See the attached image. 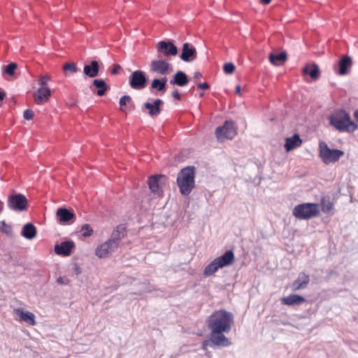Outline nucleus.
Segmentation results:
<instances>
[{
    "instance_id": "nucleus-41",
    "label": "nucleus",
    "mask_w": 358,
    "mask_h": 358,
    "mask_svg": "<svg viewBox=\"0 0 358 358\" xmlns=\"http://www.w3.org/2000/svg\"><path fill=\"white\" fill-rule=\"evenodd\" d=\"M131 97L128 95L122 96L120 99V106H123L127 105V103H129L131 101Z\"/></svg>"
},
{
    "instance_id": "nucleus-48",
    "label": "nucleus",
    "mask_w": 358,
    "mask_h": 358,
    "mask_svg": "<svg viewBox=\"0 0 358 358\" xmlns=\"http://www.w3.org/2000/svg\"><path fill=\"white\" fill-rule=\"evenodd\" d=\"M6 97V93L4 91H0V107L1 106V103Z\"/></svg>"
},
{
    "instance_id": "nucleus-35",
    "label": "nucleus",
    "mask_w": 358,
    "mask_h": 358,
    "mask_svg": "<svg viewBox=\"0 0 358 358\" xmlns=\"http://www.w3.org/2000/svg\"><path fill=\"white\" fill-rule=\"evenodd\" d=\"M92 83L98 90H107L108 88L106 82L102 79H95Z\"/></svg>"
},
{
    "instance_id": "nucleus-2",
    "label": "nucleus",
    "mask_w": 358,
    "mask_h": 358,
    "mask_svg": "<svg viewBox=\"0 0 358 358\" xmlns=\"http://www.w3.org/2000/svg\"><path fill=\"white\" fill-rule=\"evenodd\" d=\"M329 124L336 130L348 133L354 132L358 127L357 124L352 121L346 110L337 109L329 115Z\"/></svg>"
},
{
    "instance_id": "nucleus-20",
    "label": "nucleus",
    "mask_w": 358,
    "mask_h": 358,
    "mask_svg": "<svg viewBox=\"0 0 358 358\" xmlns=\"http://www.w3.org/2000/svg\"><path fill=\"white\" fill-rule=\"evenodd\" d=\"M310 282V277L304 272L299 273L297 278L292 282V288L293 291H297L304 289Z\"/></svg>"
},
{
    "instance_id": "nucleus-26",
    "label": "nucleus",
    "mask_w": 358,
    "mask_h": 358,
    "mask_svg": "<svg viewBox=\"0 0 358 358\" xmlns=\"http://www.w3.org/2000/svg\"><path fill=\"white\" fill-rule=\"evenodd\" d=\"M303 75L304 76H309L311 79H317L320 76L319 66L315 64H307L303 69Z\"/></svg>"
},
{
    "instance_id": "nucleus-33",
    "label": "nucleus",
    "mask_w": 358,
    "mask_h": 358,
    "mask_svg": "<svg viewBox=\"0 0 358 358\" xmlns=\"http://www.w3.org/2000/svg\"><path fill=\"white\" fill-rule=\"evenodd\" d=\"M17 67V65L15 62H10L8 65L3 67L2 72L3 74H6L10 76H13L15 75V71Z\"/></svg>"
},
{
    "instance_id": "nucleus-25",
    "label": "nucleus",
    "mask_w": 358,
    "mask_h": 358,
    "mask_svg": "<svg viewBox=\"0 0 358 358\" xmlns=\"http://www.w3.org/2000/svg\"><path fill=\"white\" fill-rule=\"evenodd\" d=\"M37 230L32 223H27L24 224L21 231V235L28 240L34 238L36 236Z\"/></svg>"
},
{
    "instance_id": "nucleus-42",
    "label": "nucleus",
    "mask_w": 358,
    "mask_h": 358,
    "mask_svg": "<svg viewBox=\"0 0 358 358\" xmlns=\"http://www.w3.org/2000/svg\"><path fill=\"white\" fill-rule=\"evenodd\" d=\"M57 282L60 285H68L69 282V280L68 278H64L59 276L57 279Z\"/></svg>"
},
{
    "instance_id": "nucleus-37",
    "label": "nucleus",
    "mask_w": 358,
    "mask_h": 358,
    "mask_svg": "<svg viewBox=\"0 0 358 358\" xmlns=\"http://www.w3.org/2000/svg\"><path fill=\"white\" fill-rule=\"evenodd\" d=\"M99 64L96 61H91V78H94L99 73Z\"/></svg>"
},
{
    "instance_id": "nucleus-32",
    "label": "nucleus",
    "mask_w": 358,
    "mask_h": 358,
    "mask_svg": "<svg viewBox=\"0 0 358 358\" xmlns=\"http://www.w3.org/2000/svg\"><path fill=\"white\" fill-rule=\"evenodd\" d=\"M321 208L322 211L324 213L329 214L334 208V204L331 201L330 199L322 197L321 199Z\"/></svg>"
},
{
    "instance_id": "nucleus-43",
    "label": "nucleus",
    "mask_w": 358,
    "mask_h": 358,
    "mask_svg": "<svg viewBox=\"0 0 358 358\" xmlns=\"http://www.w3.org/2000/svg\"><path fill=\"white\" fill-rule=\"evenodd\" d=\"M209 87L208 83L206 82L198 84V88L199 90H208Z\"/></svg>"
},
{
    "instance_id": "nucleus-12",
    "label": "nucleus",
    "mask_w": 358,
    "mask_h": 358,
    "mask_svg": "<svg viewBox=\"0 0 358 358\" xmlns=\"http://www.w3.org/2000/svg\"><path fill=\"white\" fill-rule=\"evenodd\" d=\"M197 52L195 47L189 43H185L182 45V48L180 58L185 62H192L196 59Z\"/></svg>"
},
{
    "instance_id": "nucleus-47",
    "label": "nucleus",
    "mask_w": 358,
    "mask_h": 358,
    "mask_svg": "<svg viewBox=\"0 0 358 358\" xmlns=\"http://www.w3.org/2000/svg\"><path fill=\"white\" fill-rule=\"evenodd\" d=\"M172 96L175 99H180V94H179L178 91H173Z\"/></svg>"
},
{
    "instance_id": "nucleus-29",
    "label": "nucleus",
    "mask_w": 358,
    "mask_h": 358,
    "mask_svg": "<svg viewBox=\"0 0 358 358\" xmlns=\"http://www.w3.org/2000/svg\"><path fill=\"white\" fill-rule=\"evenodd\" d=\"M62 70L66 77H71L74 73L80 71V70L76 66L73 62H66L64 64Z\"/></svg>"
},
{
    "instance_id": "nucleus-46",
    "label": "nucleus",
    "mask_w": 358,
    "mask_h": 358,
    "mask_svg": "<svg viewBox=\"0 0 358 358\" xmlns=\"http://www.w3.org/2000/svg\"><path fill=\"white\" fill-rule=\"evenodd\" d=\"M121 67L120 65L118 64H116L114 66V67L113 68V69L111 70V73L112 74H117L118 73V71L120 70Z\"/></svg>"
},
{
    "instance_id": "nucleus-31",
    "label": "nucleus",
    "mask_w": 358,
    "mask_h": 358,
    "mask_svg": "<svg viewBox=\"0 0 358 358\" xmlns=\"http://www.w3.org/2000/svg\"><path fill=\"white\" fill-rule=\"evenodd\" d=\"M167 80L166 77L161 79L155 78L152 80L150 87L153 90H165Z\"/></svg>"
},
{
    "instance_id": "nucleus-57",
    "label": "nucleus",
    "mask_w": 358,
    "mask_h": 358,
    "mask_svg": "<svg viewBox=\"0 0 358 358\" xmlns=\"http://www.w3.org/2000/svg\"><path fill=\"white\" fill-rule=\"evenodd\" d=\"M90 232H91V236H92V234H93V230H92V228H91Z\"/></svg>"
},
{
    "instance_id": "nucleus-10",
    "label": "nucleus",
    "mask_w": 358,
    "mask_h": 358,
    "mask_svg": "<svg viewBox=\"0 0 358 358\" xmlns=\"http://www.w3.org/2000/svg\"><path fill=\"white\" fill-rule=\"evenodd\" d=\"M148 78L146 73L141 70H136L131 73L129 77V83L131 88L143 90L147 87Z\"/></svg>"
},
{
    "instance_id": "nucleus-15",
    "label": "nucleus",
    "mask_w": 358,
    "mask_h": 358,
    "mask_svg": "<svg viewBox=\"0 0 358 358\" xmlns=\"http://www.w3.org/2000/svg\"><path fill=\"white\" fill-rule=\"evenodd\" d=\"M117 248L116 245L108 239L97 247L96 249V255L100 258H104L115 252Z\"/></svg>"
},
{
    "instance_id": "nucleus-50",
    "label": "nucleus",
    "mask_w": 358,
    "mask_h": 358,
    "mask_svg": "<svg viewBox=\"0 0 358 358\" xmlns=\"http://www.w3.org/2000/svg\"><path fill=\"white\" fill-rule=\"evenodd\" d=\"M259 1L264 5H268L271 3V0H259Z\"/></svg>"
},
{
    "instance_id": "nucleus-6",
    "label": "nucleus",
    "mask_w": 358,
    "mask_h": 358,
    "mask_svg": "<svg viewBox=\"0 0 358 358\" xmlns=\"http://www.w3.org/2000/svg\"><path fill=\"white\" fill-rule=\"evenodd\" d=\"M344 154L345 152L341 150L329 148L324 141L319 143V157L325 164L338 162Z\"/></svg>"
},
{
    "instance_id": "nucleus-28",
    "label": "nucleus",
    "mask_w": 358,
    "mask_h": 358,
    "mask_svg": "<svg viewBox=\"0 0 358 358\" xmlns=\"http://www.w3.org/2000/svg\"><path fill=\"white\" fill-rule=\"evenodd\" d=\"M170 83L179 87H185L188 83V77L183 71H179L174 75Z\"/></svg>"
},
{
    "instance_id": "nucleus-13",
    "label": "nucleus",
    "mask_w": 358,
    "mask_h": 358,
    "mask_svg": "<svg viewBox=\"0 0 358 358\" xmlns=\"http://www.w3.org/2000/svg\"><path fill=\"white\" fill-rule=\"evenodd\" d=\"M352 65V62L351 58L348 55H345L343 56L338 64L334 66V69L337 74L344 76L349 73Z\"/></svg>"
},
{
    "instance_id": "nucleus-24",
    "label": "nucleus",
    "mask_w": 358,
    "mask_h": 358,
    "mask_svg": "<svg viewBox=\"0 0 358 358\" xmlns=\"http://www.w3.org/2000/svg\"><path fill=\"white\" fill-rule=\"evenodd\" d=\"M302 143V140L298 134H294L291 137L285 139V148L287 152H289L294 148L299 147Z\"/></svg>"
},
{
    "instance_id": "nucleus-7",
    "label": "nucleus",
    "mask_w": 358,
    "mask_h": 358,
    "mask_svg": "<svg viewBox=\"0 0 358 358\" xmlns=\"http://www.w3.org/2000/svg\"><path fill=\"white\" fill-rule=\"evenodd\" d=\"M7 206L13 211L22 212L27 209L28 200L22 194H12L8 197Z\"/></svg>"
},
{
    "instance_id": "nucleus-1",
    "label": "nucleus",
    "mask_w": 358,
    "mask_h": 358,
    "mask_svg": "<svg viewBox=\"0 0 358 358\" xmlns=\"http://www.w3.org/2000/svg\"><path fill=\"white\" fill-rule=\"evenodd\" d=\"M233 323V314L224 309L214 311L206 320V325L210 333L217 336L229 346L232 343L224 334L231 331Z\"/></svg>"
},
{
    "instance_id": "nucleus-56",
    "label": "nucleus",
    "mask_w": 358,
    "mask_h": 358,
    "mask_svg": "<svg viewBox=\"0 0 358 358\" xmlns=\"http://www.w3.org/2000/svg\"><path fill=\"white\" fill-rule=\"evenodd\" d=\"M199 95H200V96H203L204 95V93H203V92H201V93H200V94H199Z\"/></svg>"
},
{
    "instance_id": "nucleus-49",
    "label": "nucleus",
    "mask_w": 358,
    "mask_h": 358,
    "mask_svg": "<svg viewBox=\"0 0 358 358\" xmlns=\"http://www.w3.org/2000/svg\"><path fill=\"white\" fill-rule=\"evenodd\" d=\"M107 91H96V94L99 96H103L106 94Z\"/></svg>"
},
{
    "instance_id": "nucleus-27",
    "label": "nucleus",
    "mask_w": 358,
    "mask_h": 358,
    "mask_svg": "<svg viewBox=\"0 0 358 358\" xmlns=\"http://www.w3.org/2000/svg\"><path fill=\"white\" fill-rule=\"evenodd\" d=\"M52 91H34L33 96L37 105H43L46 103L51 96Z\"/></svg>"
},
{
    "instance_id": "nucleus-21",
    "label": "nucleus",
    "mask_w": 358,
    "mask_h": 358,
    "mask_svg": "<svg viewBox=\"0 0 358 358\" xmlns=\"http://www.w3.org/2000/svg\"><path fill=\"white\" fill-rule=\"evenodd\" d=\"M56 215L58 221L61 223H69L76 217L73 212L66 208H58L56 212Z\"/></svg>"
},
{
    "instance_id": "nucleus-45",
    "label": "nucleus",
    "mask_w": 358,
    "mask_h": 358,
    "mask_svg": "<svg viewBox=\"0 0 358 358\" xmlns=\"http://www.w3.org/2000/svg\"><path fill=\"white\" fill-rule=\"evenodd\" d=\"M83 71L86 77L90 76V64L85 65Z\"/></svg>"
},
{
    "instance_id": "nucleus-17",
    "label": "nucleus",
    "mask_w": 358,
    "mask_h": 358,
    "mask_svg": "<svg viewBox=\"0 0 358 358\" xmlns=\"http://www.w3.org/2000/svg\"><path fill=\"white\" fill-rule=\"evenodd\" d=\"M165 178L164 175L162 174H155L154 176H150L148 178V183L149 185V188L151 192L154 194L160 196L163 191L162 187L160 184V179Z\"/></svg>"
},
{
    "instance_id": "nucleus-3",
    "label": "nucleus",
    "mask_w": 358,
    "mask_h": 358,
    "mask_svg": "<svg viewBox=\"0 0 358 358\" xmlns=\"http://www.w3.org/2000/svg\"><path fill=\"white\" fill-rule=\"evenodd\" d=\"M195 167L187 166L182 169L177 175L176 182L180 193L183 196L190 194L195 187Z\"/></svg>"
},
{
    "instance_id": "nucleus-8",
    "label": "nucleus",
    "mask_w": 358,
    "mask_h": 358,
    "mask_svg": "<svg viewBox=\"0 0 358 358\" xmlns=\"http://www.w3.org/2000/svg\"><path fill=\"white\" fill-rule=\"evenodd\" d=\"M236 127L233 120H226L222 126L217 127L215 135L219 141L224 139L231 140L236 135Z\"/></svg>"
},
{
    "instance_id": "nucleus-23",
    "label": "nucleus",
    "mask_w": 358,
    "mask_h": 358,
    "mask_svg": "<svg viewBox=\"0 0 358 358\" xmlns=\"http://www.w3.org/2000/svg\"><path fill=\"white\" fill-rule=\"evenodd\" d=\"M282 303L289 306H299L306 301L305 297L299 294H289L281 299Z\"/></svg>"
},
{
    "instance_id": "nucleus-54",
    "label": "nucleus",
    "mask_w": 358,
    "mask_h": 358,
    "mask_svg": "<svg viewBox=\"0 0 358 358\" xmlns=\"http://www.w3.org/2000/svg\"><path fill=\"white\" fill-rule=\"evenodd\" d=\"M234 90H242V87L240 85H236Z\"/></svg>"
},
{
    "instance_id": "nucleus-38",
    "label": "nucleus",
    "mask_w": 358,
    "mask_h": 358,
    "mask_svg": "<svg viewBox=\"0 0 358 358\" xmlns=\"http://www.w3.org/2000/svg\"><path fill=\"white\" fill-rule=\"evenodd\" d=\"M224 71L227 74L232 73L235 70V66L232 63H227L224 65Z\"/></svg>"
},
{
    "instance_id": "nucleus-19",
    "label": "nucleus",
    "mask_w": 358,
    "mask_h": 358,
    "mask_svg": "<svg viewBox=\"0 0 358 358\" xmlns=\"http://www.w3.org/2000/svg\"><path fill=\"white\" fill-rule=\"evenodd\" d=\"M169 66L170 64L165 60H155L151 62L150 70L158 74L165 75L169 70Z\"/></svg>"
},
{
    "instance_id": "nucleus-52",
    "label": "nucleus",
    "mask_w": 358,
    "mask_h": 358,
    "mask_svg": "<svg viewBox=\"0 0 358 358\" xmlns=\"http://www.w3.org/2000/svg\"><path fill=\"white\" fill-rule=\"evenodd\" d=\"M3 207H4V203L3 201H1L0 200V213H1V211L3 210Z\"/></svg>"
},
{
    "instance_id": "nucleus-9",
    "label": "nucleus",
    "mask_w": 358,
    "mask_h": 358,
    "mask_svg": "<svg viewBox=\"0 0 358 358\" xmlns=\"http://www.w3.org/2000/svg\"><path fill=\"white\" fill-rule=\"evenodd\" d=\"M164 101L160 99H148L141 106V111L152 117H157L162 112Z\"/></svg>"
},
{
    "instance_id": "nucleus-22",
    "label": "nucleus",
    "mask_w": 358,
    "mask_h": 358,
    "mask_svg": "<svg viewBox=\"0 0 358 358\" xmlns=\"http://www.w3.org/2000/svg\"><path fill=\"white\" fill-rule=\"evenodd\" d=\"M15 313L20 317L19 320L24 322L29 325H35V315L29 311H24L22 308H16L14 310Z\"/></svg>"
},
{
    "instance_id": "nucleus-30",
    "label": "nucleus",
    "mask_w": 358,
    "mask_h": 358,
    "mask_svg": "<svg viewBox=\"0 0 358 358\" xmlns=\"http://www.w3.org/2000/svg\"><path fill=\"white\" fill-rule=\"evenodd\" d=\"M287 60V53L285 52H281L278 54L271 53L269 55V61L274 65H279L280 63H283Z\"/></svg>"
},
{
    "instance_id": "nucleus-4",
    "label": "nucleus",
    "mask_w": 358,
    "mask_h": 358,
    "mask_svg": "<svg viewBox=\"0 0 358 358\" xmlns=\"http://www.w3.org/2000/svg\"><path fill=\"white\" fill-rule=\"evenodd\" d=\"M235 260L234 252L232 250H227L222 255L214 259L203 270V275H213L219 268L231 265Z\"/></svg>"
},
{
    "instance_id": "nucleus-36",
    "label": "nucleus",
    "mask_w": 358,
    "mask_h": 358,
    "mask_svg": "<svg viewBox=\"0 0 358 358\" xmlns=\"http://www.w3.org/2000/svg\"><path fill=\"white\" fill-rule=\"evenodd\" d=\"M0 231L7 235H9L12 233L11 227L8 225L5 220L0 222Z\"/></svg>"
},
{
    "instance_id": "nucleus-51",
    "label": "nucleus",
    "mask_w": 358,
    "mask_h": 358,
    "mask_svg": "<svg viewBox=\"0 0 358 358\" xmlns=\"http://www.w3.org/2000/svg\"><path fill=\"white\" fill-rule=\"evenodd\" d=\"M201 76V73H199V72H195V73H194V78L195 79H198V78H199Z\"/></svg>"
},
{
    "instance_id": "nucleus-58",
    "label": "nucleus",
    "mask_w": 358,
    "mask_h": 358,
    "mask_svg": "<svg viewBox=\"0 0 358 358\" xmlns=\"http://www.w3.org/2000/svg\"><path fill=\"white\" fill-rule=\"evenodd\" d=\"M73 105H75V103H71L70 104L71 106H73Z\"/></svg>"
},
{
    "instance_id": "nucleus-55",
    "label": "nucleus",
    "mask_w": 358,
    "mask_h": 358,
    "mask_svg": "<svg viewBox=\"0 0 358 358\" xmlns=\"http://www.w3.org/2000/svg\"><path fill=\"white\" fill-rule=\"evenodd\" d=\"M235 92H236V93L237 94H238L239 96H242V95H243L242 92H243V91H235Z\"/></svg>"
},
{
    "instance_id": "nucleus-16",
    "label": "nucleus",
    "mask_w": 358,
    "mask_h": 358,
    "mask_svg": "<svg viewBox=\"0 0 358 358\" xmlns=\"http://www.w3.org/2000/svg\"><path fill=\"white\" fill-rule=\"evenodd\" d=\"M127 236V225L125 224H120L116 227L113 231L109 240L115 243L118 248L120 241Z\"/></svg>"
},
{
    "instance_id": "nucleus-34",
    "label": "nucleus",
    "mask_w": 358,
    "mask_h": 358,
    "mask_svg": "<svg viewBox=\"0 0 358 358\" xmlns=\"http://www.w3.org/2000/svg\"><path fill=\"white\" fill-rule=\"evenodd\" d=\"M49 80L50 77L48 76H41L40 78L38 80V83L40 85V87L38 90H50V88L47 87Z\"/></svg>"
},
{
    "instance_id": "nucleus-39",
    "label": "nucleus",
    "mask_w": 358,
    "mask_h": 358,
    "mask_svg": "<svg viewBox=\"0 0 358 358\" xmlns=\"http://www.w3.org/2000/svg\"><path fill=\"white\" fill-rule=\"evenodd\" d=\"M23 117L26 120H32L33 117H34V112H33V110H31V109H26L24 111Z\"/></svg>"
},
{
    "instance_id": "nucleus-18",
    "label": "nucleus",
    "mask_w": 358,
    "mask_h": 358,
    "mask_svg": "<svg viewBox=\"0 0 358 358\" xmlns=\"http://www.w3.org/2000/svg\"><path fill=\"white\" fill-rule=\"evenodd\" d=\"M202 348L206 350L208 346L211 348H221L229 347L223 341H221L217 336H215L212 334H209L208 339L204 340L202 342Z\"/></svg>"
},
{
    "instance_id": "nucleus-11",
    "label": "nucleus",
    "mask_w": 358,
    "mask_h": 358,
    "mask_svg": "<svg viewBox=\"0 0 358 358\" xmlns=\"http://www.w3.org/2000/svg\"><path fill=\"white\" fill-rule=\"evenodd\" d=\"M157 52L165 57L176 56L178 54L177 47L170 41H161L157 43Z\"/></svg>"
},
{
    "instance_id": "nucleus-40",
    "label": "nucleus",
    "mask_w": 358,
    "mask_h": 358,
    "mask_svg": "<svg viewBox=\"0 0 358 358\" xmlns=\"http://www.w3.org/2000/svg\"><path fill=\"white\" fill-rule=\"evenodd\" d=\"M81 231L83 237H90V224H85L82 226Z\"/></svg>"
},
{
    "instance_id": "nucleus-44",
    "label": "nucleus",
    "mask_w": 358,
    "mask_h": 358,
    "mask_svg": "<svg viewBox=\"0 0 358 358\" xmlns=\"http://www.w3.org/2000/svg\"><path fill=\"white\" fill-rule=\"evenodd\" d=\"M73 273L75 274H76V275H78V274H80L82 272L81 268H80V266L77 264H74V266H73Z\"/></svg>"
},
{
    "instance_id": "nucleus-14",
    "label": "nucleus",
    "mask_w": 358,
    "mask_h": 358,
    "mask_svg": "<svg viewBox=\"0 0 358 358\" xmlns=\"http://www.w3.org/2000/svg\"><path fill=\"white\" fill-rule=\"evenodd\" d=\"M75 247V243L71 240L62 241L60 244H56L55 245V252L61 256L68 257L71 252L72 250Z\"/></svg>"
},
{
    "instance_id": "nucleus-5",
    "label": "nucleus",
    "mask_w": 358,
    "mask_h": 358,
    "mask_svg": "<svg viewBox=\"0 0 358 358\" xmlns=\"http://www.w3.org/2000/svg\"><path fill=\"white\" fill-rule=\"evenodd\" d=\"M293 215L299 220H309L320 215L319 204L302 203L296 205L292 210Z\"/></svg>"
},
{
    "instance_id": "nucleus-53",
    "label": "nucleus",
    "mask_w": 358,
    "mask_h": 358,
    "mask_svg": "<svg viewBox=\"0 0 358 358\" xmlns=\"http://www.w3.org/2000/svg\"><path fill=\"white\" fill-rule=\"evenodd\" d=\"M354 117H355V118L358 121V110H356L354 112Z\"/></svg>"
}]
</instances>
